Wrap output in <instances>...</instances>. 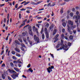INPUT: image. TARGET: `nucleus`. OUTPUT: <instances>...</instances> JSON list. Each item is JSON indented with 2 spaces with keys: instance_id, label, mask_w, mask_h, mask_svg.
Instances as JSON below:
<instances>
[{
  "instance_id": "f257e3e1",
  "label": "nucleus",
  "mask_w": 80,
  "mask_h": 80,
  "mask_svg": "<svg viewBox=\"0 0 80 80\" xmlns=\"http://www.w3.org/2000/svg\"><path fill=\"white\" fill-rule=\"evenodd\" d=\"M80 15L78 16L74 15L73 17V19H76L75 20V22L76 23L78 22V20L80 19Z\"/></svg>"
},
{
  "instance_id": "f03ea898",
  "label": "nucleus",
  "mask_w": 80,
  "mask_h": 80,
  "mask_svg": "<svg viewBox=\"0 0 80 80\" xmlns=\"http://www.w3.org/2000/svg\"><path fill=\"white\" fill-rule=\"evenodd\" d=\"M53 68H54V66H51V67H49L47 69V70L48 72L50 73L51 72H52V69H53Z\"/></svg>"
},
{
  "instance_id": "7ed1b4c3",
  "label": "nucleus",
  "mask_w": 80,
  "mask_h": 80,
  "mask_svg": "<svg viewBox=\"0 0 80 80\" xmlns=\"http://www.w3.org/2000/svg\"><path fill=\"white\" fill-rule=\"evenodd\" d=\"M11 76L13 79H16L17 77H18V73H14L11 75Z\"/></svg>"
},
{
  "instance_id": "20e7f679",
  "label": "nucleus",
  "mask_w": 80,
  "mask_h": 80,
  "mask_svg": "<svg viewBox=\"0 0 80 80\" xmlns=\"http://www.w3.org/2000/svg\"><path fill=\"white\" fill-rule=\"evenodd\" d=\"M34 39L35 41L37 42V43L39 42V38H38V37H37L36 35H34Z\"/></svg>"
},
{
  "instance_id": "39448f33",
  "label": "nucleus",
  "mask_w": 80,
  "mask_h": 80,
  "mask_svg": "<svg viewBox=\"0 0 80 80\" xmlns=\"http://www.w3.org/2000/svg\"><path fill=\"white\" fill-rule=\"evenodd\" d=\"M60 45L61 47H60V50H62L63 48H64V44H63V41L62 40H61Z\"/></svg>"
},
{
  "instance_id": "423d86ee",
  "label": "nucleus",
  "mask_w": 80,
  "mask_h": 80,
  "mask_svg": "<svg viewBox=\"0 0 80 80\" xmlns=\"http://www.w3.org/2000/svg\"><path fill=\"white\" fill-rule=\"evenodd\" d=\"M68 31L70 35H72V34L73 33V32H72L71 30V28H70V26H68Z\"/></svg>"
},
{
  "instance_id": "0eeeda50",
  "label": "nucleus",
  "mask_w": 80,
  "mask_h": 80,
  "mask_svg": "<svg viewBox=\"0 0 80 80\" xmlns=\"http://www.w3.org/2000/svg\"><path fill=\"white\" fill-rule=\"evenodd\" d=\"M58 36H59V35L58 34H57L55 36V40L54 42V43H55L56 42H57L58 40V39L57 38L58 37Z\"/></svg>"
},
{
  "instance_id": "6e6552de",
  "label": "nucleus",
  "mask_w": 80,
  "mask_h": 80,
  "mask_svg": "<svg viewBox=\"0 0 80 80\" xmlns=\"http://www.w3.org/2000/svg\"><path fill=\"white\" fill-rule=\"evenodd\" d=\"M68 23L69 25H71V26H72V25H73V21H71L70 20H69L68 21Z\"/></svg>"
},
{
  "instance_id": "1a4fd4ad",
  "label": "nucleus",
  "mask_w": 80,
  "mask_h": 80,
  "mask_svg": "<svg viewBox=\"0 0 80 80\" xmlns=\"http://www.w3.org/2000/svg\"><path fill=\"white\" fill-rule=\"evenodd\" d=\"M67 47H68V46L66 44H65L64 45V48H63L65 51H67L68 50V48H67Z\"/></svg>"
},
{
  "instance_id": "9d476101",
  "label": "nucleus",
  "mask_w": 80,
  "mask_h": 80,
  "mask_svg": "<svg viewBox=\"0 0 80 80\" xmlns=\"http://www.w3.org/2000/svg\"><path fill=\"white\" fill-rule=\"evenodd\" d=\"M25 25V21H23L22 22V24L19 27V28H21V27H22V26H24Z\"/></svg>"
},
{
  "instance_id": "9b49d317",
  "label": "nucleus",
  "mask_w": 80,
  "mask_h": 80,
  "mask_svg": "<svg viewBox=\"0 0 80 80\" xmlns=\"http://www.w3.org/2000/svg\"><path fill=\"white\" fill-rule=\"evenodd\" d=\"M9 71L10 73H17V72L13 70H10V69H9Z\"/></svg>"
},
{
  "instance_id": "f8f14e48",
  "label": "nucleus",
  "mask_w": 80,
  "mask_h": 80,
  "mask_svg": "<svg viewBox=\"0 0 80 80\" xmlns=\"http://www.w3.org/2000/svg\"><path fill=\"white\" fill-rule=\"evenodd\" d=\"M53 25L52 24L49 27L50 30H51V32H52V31H53V29H52V28H53Z\"/></svg>"
},
{
  "instance_id": "ddd939ff",
  "label": "nucleus",
  "mask_w": 80,
  "mask_h": 80,
  "mask_svg": "<svg viewBox=\"0 0 80 80\" xmlns=\"http://www.w3.org/2000/svg\"><path fill=\"white\" fill-rule=\"evenodd\" d=\"M29 33L31 36H33V32H32V31H29Z\"/></svg>"
},
{
  "instance_id": "4468645a",
  "label": "nucleus",
  "mask_w": 80,
  "mask_h": 80,
  "mask_svg": "<svg viewBox=\"0 0 80 80\" xmlns=\"http://www.w3.org/2000/svg\"><path fill=\"white\" fill-rule=\"evenodd\" d=\"M71 29L73 30V29H74V28H76V25H72L71 27Z\"/></svg>"
},
{
  "instance_id": "2eb2a0df",
  "label": "nucleus",
  "mask_w": 80,
  "mask_h": 80,
  "mask_svg": "<svg viewBox=\"0 0 80 80\" xmlns=\"http://www.w3.org/2000/svg\"><path fill=\"white\" fill-rule=\"evenodd\" d=\"M15 42L16 43L18 44V45H20V42H19V41L17 40H15Z\"/></svg>"
},
{
  "instance_id": "dca6fc26",
  "label": "nucleus",
  "mask_w": 80,
  "mask_h": 80,
  "mask_svg": "<svg viewBox=\"0 0 80 80\" xmlns=\"http://www.w3.org/2000/svg\"><path fill=\"white\" fill-rule=\"evenodd\" d=\"M5 74H2V77L3 79H5Z\"/></svg>"
},
{
  "instance_id": "f3484780",
  "label": "nucleus",
  "mask_w": 80,
  "mask_h": 80,
  "mask_svg": "<svg viewBox=\"0 0 80 80\" xmlns=\"http://www.w3.org/2000/svg\"><path fill=\"white\" fill-rule=\"evenodd\" d=\"M44 32H45V33H48V30H47V28H45V29H44Z\"/></svg>"
},
{
  "instance_id": "a211bd4d",
  "label": "nucleus",
  "mask_w": 80,
  "mask_h": 80,
  "mask_svg": "<svg viewBox=\"0 0 80 80\" xmlns=\"http://www.w3.org/2000/svg\"><path fill=\"white\" fill-rule=\"evenodd\" d=\"M46 38H49V35L48 34V33H45Z\"/></svg>"
},
{
  "instance_id": "6ab92c4d",
  "label": "nucleus",
  "mask_w": 80,
  "mask_h": 80,
  "mask_svg": "<svg viewBox=\"0 0 80 80\" xmlns=\"http://www.w3.org/2000/svg\"><path fill=\"white\" fill-rule=\"evenodd\" d=\"M14 70L16 71V72H19V69H18L17 68H14Z\"/></svg>"
},
{
  "instance_id": "aec40b11",
  "label": "nucleus",
  "mask_w": 80,
  "mask_h": 80,
  "mask_svg": "<svg viewBox=\"0 0 80 80\" xmlns=\"http://www.w3.org/2000/svg\"><path fill=\"white\" fill-rule=\"evenodd\" d=\"M28 29L29 30V31H32V26H29Z\"/></svg>"
},
{
  "instance_id": "412c9836",
  "label": "nucleus",
  "mask_w": 80,
  "mask_h": 80,
  "mask_svg": "<svg viewBox=\"0 0 80 80\" xmlns=\"http://www.w3.org/2000/svg\"><path fill=\"white\" fill-rule=\"evenodd\" d=\"M14 49L15 50H16V51H17L18 52H20V50L18 49L17 48H14Z\"/></svg>"
},
{
  "instance_id": "4be33fe9",
  "label": "nucleus",
  "mask_w": 80,
  "mask_h": 80,
  "mask_svg": "<svg viewBox=\"0 0 80 80\" xmlns=\"http://www.w3.org/2000/svg\"><path fill=\"white\" fill-rule=\"evenodd\" d=\"M57 32V29H55L54 30L53 33V35H54L55 33H56V32Z\"/></svg>"
},
{
  "instance_id": "5701e85b",
  "label": "nucleus",
  "mask_w": 80,
  "mask_h": 80,
  "mask_svg": "<svg viewBox=\"0 0 80 80\" xmlns=\"http://www.w3.org/2000/svg\"><path fill=\"white\" fill-rule=\"evenodd\" d=\"M73 36H72V35L70 36L69 39H70V40H72V39H73Z\"/></svg>"
},
{
  "instance_id": "b1692460",
  "label": "nucleus",
  "mask_w": 80,
  "mask_h": 80,
  "mask_svg": "<svg viewBox=\"0 0 80 80\" xmlns=\"http://www.w3.org/2000/svg\"><path fill=\"white\" fill-rule=\"evenodd\" d=\"M10 64L11 66L12 67H14V65L13 64L12 62H11Z\"/></svg>"
},
{
  "instance_id": "393cba45",
  "label": "nucleus",
  "mask_w": 80,
  "mask_h": 80,
  "mask_svg": "<svg viewBox=\"0 0 80 80\" xmlns=\"http://www.w3.org/2000/svg\"><path fill=\"white\" fill-rule=\"evenodd\" d=\"M28 70L30 72H31V73H32L33 72V70L32 69V68H30L28 69Z\"/></svg>"
},
{
  "instance_id": "a878e982",
  "label": "nucleus",
  "mask_w": 80,
  "mask_h": 80,
  "mask_svg": "<svg viewBox=\"0 0 80 80\" xmlns=\"http://www.w3.org/2000/svg\"><path fill=\"white\" fill-rule=\"evenodd\" d=\"M42 1H39L38 2H37L36 3V5H38V4H40V3H42Z\"/></svg>"
},
{
  "instance_id": "bb28decb",
  "label": "nucleus",
  "mask_w": 80,
  "mask_h": 80,
  "mask_svg": "<svg viewBox=\"0 0 80 80\" xmlns=\"http://www.w3.org/2000/svg\"><path fill=\"white\" fill-rule=\"evenodd\" d=\"M30 3V2H26L24 4V5H28V3Z\"/></svg>"
},
{
  "instance_id": "cd10ccee",
  "label": "nucleus",
  "mask_w": 80,
  "mask_h": 80,
  "mask_svg": "<svg viewBox=\"0 0 80 80\" xmlns=\"http://www.w3.org/2000/svg\"><path fill=\"white\" fill-rule=\"evenodd\" d=\"M45 27L47 28H48V27H49V24L48 23H47L45 25Z\"/></svg>"
},
{
  "instance_id": "c85d7f7f",
  "label": "nucleus",
  "mask_w": 80,
  "mask_h": 80,
  "mask_svg": "<svg viewBox=\"0 0 80 80\" xmlns=\"http://www.w3.org/2000/svg\"><path fill=\"white\" fill-rule=\"evenodd\" d=\"M70 15L71 17H73V12H71L70 13Z\"/></svg>"
},
{
  "instance_id": "c756f323",
  "label": "nucleus",
  "mask_w": 80,
  "mask_h": 80,
  "mask_svg": "<svg viewBox=\"0 0 80 80\" xmlns=\"http://www.w3.org/2000/svg\"><path fill=\"white\" fill-rule=\"evenodd\" d=\"M42 39H44L45 38V35H44V33H42Z\"/></svg>"
},
{
  "instance_id": "7c9ffc66",
  "label": "nucleus",
  "mask_w": 80,
  "mask_h": 80,
  "mask_svg": "<svg viewBox=\"0 0 80 80\" xmlns=\"http://www.w3.org/2000/svg\"><path fill=\"white\" fill-rule=\"evenodd\" d=\"M16 56H17V57H20L21 56L20 54L17 53L16 54Z\"/></svg>"
},
{
  "instance_id": "2f4dec72",
  "label": "nucleus",
  "mask_w": 80,
  "mask_h": 80,
  "mask_svg": "<svg viewBox=\"0 0 80 80\" xmlns=\"http://www.w3.org/2000/svg\"><path fill=\"white\" fill-rule=\"evenodd\" d=\"M21 45L22 47H25V46L24 44H23V43H21Z\"/></svg>"
},
{
  "instance_id": "473e14b6",
  "label": "nucleus",
  "mask_w": 80,
  "mask_h": 80,
  "mask_svg": "<svg viewBox=\"0 0 80 80\" xmlns=\"http://www.w3.org/2000/svg\"><path fill=\"white\" fill-rule=\"evenodd\" d=\"M11 53H12L13 55H15V52L14 51H12L11 52Z\"/></svg>"
},
{
  "instance_id": "72a5a7b5",
  "label": "nucleus",
  "mask_w": 80,
  "mask_h": 80,
  "mask_svg": "<svg viewBox=\"0 0 80 80\" xmlns=\"http://www.w3.org/2000/svg\"><path fill=\"white\" fill-rule=\"evenodd\" d=\"M76 14L77 16H78V15H80V14H79V12L78 11L76 12Z\"/></svg>"
},
{
  "instance_id": "f704fd0d",
  "label": "nucleus",
  "mask_w": 80,
  "mask_h": 80,
  "mask_svg": "<svg viewBox=\"0 0 80 80\" xmlns=\"http://www.w3.org/2000/svg\"><path fill=\"white\" fill-rule=\"evenodd\" d=\"M22 36H23V37H25V35H26V33L24 32H23L22 33Z\"/></svg>"
},
{
  "instance_id": "c9c22d12",
  "label": "nucleus",
  "mask_w": 80,
  "mask_h": 80,
  "mask_svg": "<svg viewBox=\"0 0 80 80\" xmlns=\"http://www.w3.org/2000/svg\"><path fill=\"white\" fill-rule=\"evenodd\" d=\"M62 25L64 27H65L66 26V23H65V22L62 23Z\"/></svg>"
},
{
  "instance_id": "e433bc0d",
  "label": "nucleus",
  "mask_w": 80,
  "mask_h": 80,
  "mask_svg": "<svg viewBox=\"0 0 80 80\" xmlns=\"http://www.w3.org/2000/svg\"><path fill=\"white\" fill-rule=\"evenodd\" d=\"M12 58L13 59H14V60H17V58H16L15 56H12Z\"/></svg>"
},
{
  "instance_id": "4c0bfd02",
  "label": "nucleus",
  "mask_w": 80,
  "mask_h": 80,
  "mask_svg": "<svg viewBox=\"0 0 80 80\" xmlns=\"http://www.w3.org/2000/svg\"><path fill=\"white\" fill-rule=\"evenodd\" d=\"M22 16V15H21V14L20 13L19 14V17L20 19H21V18H22V17H21Z\"/></svg>"
},
{
  "instance_id": "58836bf2",
  "label": "nucleus",
  "mask_w": 80,
  "mask_h": 80,
  "mask_svg": "<svg viewBox=\"0 0 80 80\" xmlns=\"http://www.w3.org/2000/svg\"><path fill=\"white\" fill-rule=\"evenodd\" d=\"M61 13L62 14V13H63V8L61 9L60 11Z\"/></svg>"
},
{
  "instance_id": "ea45409f",
  "label": "nucleus",
  "mask_w": 80,
  "mask_h": 80,
  "mask_svg": "<svg viewBox=\"0 0 80 80\" xmlns=\"http://www.w3.org/2000/svg\"><path fill=\"white\" fill-rule=\"evenodd\" d=\"M30 65H31V64L30 63L27 66V67H28V68H30V67H31V66Z\"/></svg>"
},
{
  "instance_id": "a19ab883",
  "label": "nucleus",
  "mask_w": 80,
  "mask_h": 80,
  "mask_svg": "<svg viewBox=\"0 0 80 80\" xmlns=\"http://www.w3.org/2000/svg\"><path fill=\"white\" fill-rule=\"evenodd\" d=\"M13 62L14 63H18V62L17 61H14Z\"/></svg>"
},
{
  "instance_id": "79ce46f5",
  "label": "nucleus",
  "mask_w": 80,
  "mask_h": 80,
  "mask_svg": "<svg viewBox=\"0 0 80 80\" xmlns=\"http://www.w3.org/2000/svg\"><path fill=\"white\" fill-rule=\"evenodd\" d=\"M31 4H32V5H36V3H35L33 2H31Z\"/></svg>"
},
{
  "instance_id": "37998d69",
  "label": "nucleus",
  "mask_w": 80,
  "mask_h": 80,
  "mask_svg": "<svg viewBox=\"0 0 80 80\" xmlns=\"http://www.w3.org/2000/svg\"><path fill=\"white\" fill-rule=\"evenodd\" d=\"M27 40L28 41V42H30V38H29V37H27Z\"/></svg>"
},
{
  "instance_id": "c03bdc74",
  "label": "nucleus",
  "mask_w": 80,
  "mask_h": 80,
  "mask_svg": "<svg viewBox=\"0 0 80 80\" xmlns=\"http://www.w3.org/2000/svg\"><path fill=\"white\" fill-rule=\"evenodd\" d=\"M9 44H10L11 43V42H12V38H10L9 39Z\"/></svg>"
},
{
  "instance_id": "a18cd8bd",
  "label": "nucleus",
  "mask_w": 80,
  "mask_h": 80,
  "mask_svg": "<svg viewBox=\"0 0 80 80\" xmlns=\"http://www.w3.org/2000/svg\"><path fill=\"white\" fill-rule=\"evenodd\" d=\"M59 47H60V44H58L56 46V48H59Z\"/></svg>"
},
{
  "instance_id": "49530a36",
  "label": "nucleus",
  "mask_w": 80,
  "mask_h": 80,
  "mask_svg": "<svg viewBox=\"0 0 80 80\" xmlns=\"http://www.w3.org/2000/svg\"><path fill=\"white\" fill-rule=\"evenodd\" d=\"M61 37H62V38H64V34H62Z\"/></svg>"
},
{
  "instance_id": "de8ad7c7",
  "label": "nucleus",
  "mask_w": 80,
  "mask_h": 80,
  "mask_svg": "<svg viewBox=\"0 0 80 80\" xmlns=\"http://www.w3.org/2000/svg\"><path fill=\"white\" fill-rule=\"evenodd\" d=\"M18 40H19V42H23V41H22V39H18Z\"/></svg>"
},
{
  "instance_id": "09e8293b",
  "label": "nucleus",
  "mask_w": 80,
  "mask_h": 80,
  "mask_svg": "<svg viewBox=\"0 0 80 80\" xmlns=\"http://www.w3.org/2000/svg\"><path fill=\"white\" fill-rule=\"evenodd\" d=\"M8 80H12V78L10 77V76H8Z\"/></svg>"
},
{
  "instance_id": "8fccbe9b",
  "label": "nucleus",
  "mask_w": 80,
  "mask_h": 80,
  "mask_svg": "<svg viewBox=\"0 0 80 80\" xmlns=\"http://www.w3.org/2000/svg\"><path fill=\"white\" fill-rule=\"evenodd\" d=\"M35 28V26H33V27H32V30H35V28Z\"/></svg>"
},
{
  "instance_id": "3c124183",
  "label": "nucleus",
  "mask_w": 80,
  "mask_h": 80,
  "mask_svg": "<svg viewBox=\"0 0 80 80\" xmlns=\"http://www.w3.org/2000/svg\"><path fill=\"white\" fill-rule=\"evenodd\" d=\"M9 13L8 14V16L7 17V19L9 20Z\"/></svg>"
},
{
  "instance_id": "603ef678",
  "label": "nucleus",
  "mask_w": 80,
  "mask_h": 80,
  "mask_svg": "<svg viewBox=\"0 0 80 80\" xmlns=\"http://www.w3.org/2000/svg\"><path fill=\"white\" fill-rule=\"evenodd\" d=\"M8 37H9V36H7V37L6 38V40H8Z\"/></svg>"
},
{
  "instance_id": "864d4df0",
  "label": "nucleus",
  "mask_w": 80,
  "mask_h": 80,
  "mask_svg": "<svg viewBox=\"0 0 80 80\" xmlns=\"http://www.w3.org/2000/svg\"><path fill=\"white\" fill-rule=\"evenodd\" d=\"M50 55L51 56V57L53 58H54V56H53V54H51Z\"/></svg>"
},
{
  "instance_id": "5fc2aeb1",
  "label": "nucleus",
  "mask_w": 80,
  "mask_h": 80,
  "mask_svg": "<svg viewBox=\"0 0 80 80\" xmlns=\"http://www.w3.org/2000/svg\"><path fill=\"white\" fill-rule=\"evenodd\" d=\"M26 9H25L24 8H22L20 10L21 11H23V10H25Z\"/></svg>"
},
{
  "instance_id": "6e6d98bb",
  "label": "nucleus",
  "mask_w": 80,
  "mask_h": 80,
  "mask_svg": "<svg viewBox=\"0 0 80 80\" xmlns=\"http://www.w3.org/2000/svg\"><path fill=\"white\" fill-rule=\"evenodd\" d=\"M29 43L30 45H32V42L30 41H29Z\"/></svg>"
},
{
  "instance_id": "4d7b16f0",
  "label": "nucleus",
  "mask_w": 80,
  "mask_h": 80,
  "mask_svg": "<svg viewBox=\"0 0 80 80\" xmlns=\"http://www.w3.org/2000/svg\"><path fill=\"white\" fill-rule=\"evenodd\" d=\"M2 67H5V64L4 63L2 64Z\"/></svg>"
},
{
  "instance_id": "13d9d810",
  "label": "nucleus",
  "mask_w": 80,
  "mask_h": 80,
  "mask_svg": "<svg viewBox=\"0 0 80 80\" xmlns=\"http://www.w3.org/2000/svg\"><path fill=\"white\" fill-rule=\"evenodd\" d=\"M37 19H38V20H39V19H42V18L41 17H38L37 18Z\"/></svg>"
},
{
  "instance_id": "bf43d9fd",
  "label": "nucleus",
  "mask_w": 80,
  "mask_h": 80,
  "mask_svg": "<svg viewBox=\"0 0 80 80\" xmlns=\"http://www.w3.org/2000/svg\"><path fill=\"white\" fill-rule=\"evenodd\" d=\"M65 2L62 3L61 4V5H64L65 4Z\"/></svg>"
},
{
  "instance_id": "052dcab7",
  "label": "nucleus",
  "mask_w": 80,
  "mask_h": 80,
  "mask_svg": "<svg viewBox=\"0 0 80 80\" xmlns=\"http://www.w3.org/2000/svg\"><path fill=\"white\" fill-rule=\"evenodd\" d=\"M18 7V4H17L15 6V8H17Z\"/></svg>"
},
{
  "instance_id": "680f3d73",
  "label": "nucleus",
  "mask_w": 80,
  "mask_h": 80,
  "mask_svg": "<svg viewBox=\"0 0 80 80\" xmlns=\"http://www.w3.org/2000/svg\"><path fill=\"white\" fill-rule=\"evenodd\" d=\"M73 32L74 33V34H75L76 33V30H73Z\"/></svg>"
},
{
  "instance_id": "e2e57ef3",
  "label": "nucleus",
  "mask_w": 80,
  "mask_h": 80,
  "mask_svg": "<svg viewBox=\"0 0 80 80\" xmlns=\"http://www.w3.org/2000/svg\"><path fill=\"white\" fill-rule=\"evenodd\" d=\"M4 51L3 50L2 52H1V55H2V54H3V53H4Z\"/></svg>"
},
{
  "instance_id": "0e129e2a",
  "label": "nucleus",
  "mask_w": 80,
  "mask_h": 80,
  "mask_svg": "<svg viewBox=\"0 0 80 80\" xmlns=\"http://www.w3.org/2000/svg\"><path fill=\"white\" fill-rule=\"evenodd\" d=\"M23 40L24 42H27V40L25 38H24V39H23Z\"/></svg>"
},
{
  "instance_id": "69168bd1",
  "label": "nucleus",
  "mask_w": 80,
  "mask_h": 80,
  "mask_svg": "<svg viewBox=\"0 0 80 80\" xmlns=\"http://www.w3.org/2000/svg\"><path fill=\"white\" fill-rule=\"evenodd\" d=\"M62 33H64L65 32V29H63L62 30Z\"/></svg>"
},
{
  "instance_id": "338daca9",
  "label": "nucleus",
  "mask_w": 80,
  "mask_h": 80,
  "mask_svg": "<svg viewBox=\"0 0 80 80\" xmlns=\"http://www.w3.org/2000/svg\"><path fill=\"white\" fill-rule=\"evenodd\" d=\"M72 12H75V8H72Z\"/></svg>"
},
{
  "instance_id": "774afa93",
  "label": "nucleus",
  "mask_w": 80,
  "mask_h": 80,
  "mask_svg": "<svg viewBox=\"0 0 80 80\" xmlns=\"http://www.w3.org/2000/svg\"><path fill=\"white\" fill-rule=\"evenodd\" d=\"M68 46H70L71 45V43L68 42Z\"/></svg>"
}]
</instances>
